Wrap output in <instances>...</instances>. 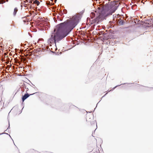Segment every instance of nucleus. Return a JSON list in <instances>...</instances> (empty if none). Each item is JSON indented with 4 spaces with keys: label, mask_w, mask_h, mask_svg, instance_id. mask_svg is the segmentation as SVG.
<instances>
[{
    "label": "nucleus",
    "mask_w": 153,
    "mask_h": 153,
    "mask_svg": "<svg viewBox=\"0 0 153 153\" xmlns=\"http://www.w3.org/2000/svg\"><path fill=\"white\" fill-rule=\"evenodd\" d=\"M80 19L79 15H75L68 21H65L56 25L54 32L52 33L51 37L48 40V43H54L56 45V42H59L69 34L77 25Z\"/></svg>",
    "instance_id": "1"
},
{
    "label": "nucleus",
    "mask_w": 153,
    "mask_h": 153,
    "mask_svg": "<svg viewBox=\"0 0 153 153\" xmlns=\"http://www.w3.org/2000/svg\"><path fill=\"white\" fill-rule=\"evenodd\" d=\"M119 6L118 4L115 3L105 4L102 7L99 15L94 19V22L98 23L107 16L111 15L117 10Z\"/></svg>",
    "instance_id": "2"
},
{
    "label": "nucleus",
    "mask_w": 153,
    "mask_h": 153,
    "mask_svg": "<svg viewBox=\"0 0 153 153\" xmlns=\"http://www.w3.org/2000/svg\"><path fill=\"white\" fill-rule=\"evenodd\" d=\"M34 93L33 94H29L28 93L25 94L22 97V101L23 102L30 95H32L36 93Z\"/></svg>",
    "instance_id": "3"
},
{
    "label": "nucleus",
    "mask_w": 153,
    "mask_h": 153,
    "mask_svg": "<svg viewBox=\"0 0 153 153\" xmlns=\"http://www.w3.org/2000/svg\"><path fill=\"white\" fill-rule=\"evenodd\" d=\"M113 20L114 22H117V21L118 20H119L118 19H117V18H119L120 16V15L119 14H114L113 15Z\"/></svg>",
    "instance_id": "4"
},
{
    "label": "nucleus",
    "mask_w": 153,
    "mask_h": 153,
    "mask_svg": "<svg viewBox=\"0 0 153 153\" xmlns=\"http://www.w3.org/2000/svg\"><path fill=\"white\" fill-rule=\"evenodd\" d=\"M18 11V9L17 7H15L13 10L12 13V16L13 17H15L16 15V13Z\"/></svg>",
    "instance_id": "5"
},
{
    "label": "nucleus",
    "mask_w": 153,
    "mask_h": 153,
    "mask_svg": "<svg viewBox=\"0 0 153 153\" xmlns=\"http://www.w3.org/2000/svg\"><path fill=\"white\" fill-rule=\"evenodd\" d=\"M117 22V23H118L119 25H123L124 24V22L123 21V20H120L119 21L118 20L117 21V22Z\"/></svg>",
    "instance_id": "6"
},
{
    "label": "nucleus",
    "mask_w": 153,
    "mask_h": 153,
    "mask_svg": "<svg viewBox=\"0 0 153 153\" xmlns=\"http://www.w3.org/2000/svg\"><path fill=\"white\" fill-rule=\"evenodd\" d=\"M95 16V14L94 12H91L90 15V16L91 19H93Z\"/></svg>",
    "instance_id": "7"
},
{
    "label": "nucleus",
    "mask_w": 153,
    "mask_h": 153,
    "mask_svg": "<svg viewBox=\"0 0 153 153\" xmlns=\"http://www.w3.org/2000/svg\"><path fill=\"white\" fill-rule=\"evenodd\" d=\"M142 22L143 23L142 24L143 25L145 24H148L149 25V20H147L145 22H142Z\"/></svg>",
    "instance_id": "8"
},
{
    "label": "nucleus",
    "mask_w": 153,
    "mask_h": 153,
    "mask_svg": "<svg viewBox=\"0 0 153 153\" xmlns=\"http://www.w3.org/2000/svg\"><path fill=\"white\" fill-rule=\"evenodd\" d=\"M126 84V83H124L123 84H120V85H117V86H115V87H114V88H113L110 91H108V92H110V91H112L113 90L115 89L116 88H117V87L121 85H124V84Z\"/></svg>",
    "instance_id": "9"
},
{
    "label": "nucleus",
    "mask_w": 153,
    "mask_h": 153,
    "mask_svg": "<svg viewBox=\"0 0 153 153\" xmlns=\"http://www.w3.org/2000/svg\"><path fill=\"white\" fill-rule=\"evenodd\" d=\"M34 3L35 4H37V5L38 6L40 4L39 1L37 0H35L34 1Z\"/></svg>",
    "instance_id": "10"
},
{
    "label": "nucleus",
    "mask_w": 153,
    "mask_h": 153,
    "mask_svg": "<svg viewBox=\"0 0 153 153\" xmlns=\"http://www.w3.org/2000/svg\"><path fill=\"white\" fill-rule=\"evenodd\" d=\"M11 27V29L12 30H13L15 28V25L13 24H11V25H10V26Z\"/></svg>",
    "instance_id": "11"
},
{
    "label": "nucleus",
    "mask_w": 153,
    "mask_h": 153,
    "mask_svg": "<svg viewBox=\"0 0 153 153\" xmlns=\"http://www.w3.org/2000/svg\"><path fill=\"white\" fill-rule=\"evenodd\" d=\"M91 125H93L94 124L95 125L96 124V127H97V123H96V121H94L93 122H91Z\"/></svg>",
    "instance_id": "12"
},
{
    "label": "nucleus",
    "mask_w": 153,
    "mask_h": 153,
    "mask_svg": "<svg viewBox=\"0 0 153 153\" xmlns=\"http://www.w3.org/2000/svg\"><path fill=\"white\" fill-rule=\"evenodd\" d=\"M63 12L64 13L66 14L67 13V10L66 9H64L63 10Z\"/></svg>",
    "instance_id": "13"
},
{
    "label": "nucleus",
    "mask_w": 153,
    "mask_h": 153,
    "mask_svg": "<svg viewBox=\"0 0 153 153\" xmlns=\"http://www.w3.org/2000/svg\"><path fill=\"white\" fill-rule=\"evenodd\" d=\"M31 84H32V86H31L33 88H36V86H35V85L33 84L31 82Z\"/></svg>",
    "instance_id": "14"
},
{
    "label": "nucleus",
    "mask_w": 153,
    "mask_h": 153,
    "mask_svg": "<svg viewBox=\"0 0 153 153\" xmlns=\"http://www.w3.org/2000/svg\"><path fill=\"white\" fill-rule=\"evenodd\" d=\"M107 94V93H106V94H105V95H104V96H103L102 97H102H104V96H105L106 95V94Z\"/></svg>",
    "instance_id": "15"
},
{
    "label": "nucleus",
    "mask_w": 153,
    "mask_h": 153,
    "mask_svg": "<svg viewBox=\"0 0 153 153\" xmlns=\"http://www.w3.org/2000/svg\"><path fill=\"white\" fill-rule=\"evenodd\" d=\"M87 19L88 20H90V19L89 18H87Z\"/></svg>",
    "instance_id": "16"
},
{
    "label": "nucleus",
    "mask_w": 153,
    "mask_h": 153,
    "mask_svg": "<svg viewBox=\"0 0 153 153\" xmlns=\"http://www.w3.org/2000/svg\"><path fill=\"white\" fill-rule=\"evenodd\" d=\"M10 138H11V139H12V141H13V140L11 138V136H10Z\"/></svg>",
    "instance_id": "17"
},
{
    "label": "nucleus",
    "mask_w": 153,
    "mask_h": 153,
    "mask_svg": "<svg viewBox=\"0 0 153 153\" xmlns=\"http://www.w3.org/2000/svg\"><path fill=\"white\" fill-rule=\"evenodd\" d=\"M10 68H11V67L12 66V65H11V64L10 63Z\"/></svg>",
    "instance_id": "18"
},
{
    "label": "nucleus",
    "mask_w": 153,
    "mask_h": 153,
    "mask_svg": "<svg viewBox=\"0 0 153 153\" xmlns=\"http://www.w3.org/2000/svg\"><path fill=\"white\" fill-rule=\"evenodd\" d=\"M9 127L10 126V122H9Z\"/></svg>",
    "instance_id": "19"
},
{
    "label": "nucleus",
    "mask_w": 153,
    "mask_h": 153,
    "mask_svg": "<svg viewBox=\"0 0 153 153\" xmlns=\"http://www.w3.org/2000/svg\"><path fill=\"white\" fill-rule=\"evenodd\" d=\"M11 55H11V53H10V56H11Z\"/></svg>",
    "instance_id": "20"
},
{
    "label": "nucleus",
    "mask_w": 153,
    "mask_h": 153,
    "mask_svg": "<svg viewBox=\"0 0 153 153\" xmlns=\"http://www.w3.org/2000/svg\"><path fill=\"white\" fill-rule=\"evenodd\" d=\"M41 2H42V0H40Z\"/></svg>",
    "instance_id": "21"
},
{
    "label": "nucleus",
    "mask_w": 153,
    "mask_h": 153,
    "mask_svg": "<svg viewBox=\"0 0 153 153\" xmlns=\"http://www.w3.org/2000/svg\"><path fill=\"white\" fill-rule=\"evenodd\" d=\"M23 21L24 22H25V20H23Z\"/></svg>",
    "instance_id": "22"
},
{
    "label": "nucleus",
    "mask_w": 153,
    "mask_h": 153,
    "mask_svg": "<svg viewBox=\"0 0 153 153\" xmlns=\"http://www.w3.org/2000/svg\"><path fill=\"white\" fill-rule=\"evenodd\" d=\"M97 129V128H96V130Z\"/></svg>",
    "instance_id": "23"
},
{
    "label": "nucleus",
    "mask_w": 153,
    "mask_h": 153,
    "mask_svg": "<svg viewBox=\"0 0 153 153\" xmlns=\"http://www.w3.org/2000/svg\"><path fill=\"white\" fill-rule=\"evenodd\" d=\"M97 129V128H96V130Z\"/></svg>",
    "instance_id": "24"
},
{
    "label": "nucleus",
    "mask_w": 153,
    "mask_h": 153,
    "mask_svg": "<svg viewBox=\"0 0 153 153\" xmlns=\"http://www.w3.org/2000/svg\"><path fill=\"white\" fill-rule=\"evenodd\" d=\"M96 129L94 130V132L95 131Z\"/></svg>",
    "instance_id": "25"
},
{
    "label": "nucleus",
    "mask_w": 153,
    "mask_h": 153,
    "mask_svg": "<svg viewBox=\"0 0 153 153\" xmlns=\"http://www.w3.org/2000/svg\"><path fill=\"white\" fill-rule=\"evenodd\" d=\"M152 21H153V19Z\"/></svg>",
    "instance_id": "26"
}]
</instances>
